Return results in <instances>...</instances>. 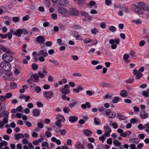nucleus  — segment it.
<instances>
[{
  "mask_svg": "<svg viewBox=\"0 0 149 149\" xmlns=\"http://www.w3.org/2000/svg\"><path fill=\"white\" fill-rule=\"evenodd\" d=\"M138 6L133 4L130 6L131 9L134 12L140 14L144 13L145 11H149V6L142 2L137 3Z\"/></svg>",
  "mask_w": 149,
  "mask_h": 149,
  "instance_id": "nucleus-1",
  "label": "nucleus"
},
{
  "mask_svg": "<svg viewBox=\"0 0 149 149\" xmlns=\"http://www.w3.org/2000/svg\"><path fill=\"white\" fill-rule=\"evenodd\" d=\"M1 67L4 71L10 70L12 67L9 63L2 61L0 64Z\"/></svg>",
  "mask_w": 149,
  "mask_h": 149,
  "instance_id": "nucleus-2",
  "label": "nucleus"
},
{
  "mask_svg": "<svg viewBox=\"0 0 149 149\" xmlns=\"http://www.w3.org/2000/svg\"><path fill=\"white\" fill-rule=\"evenodd\" d=\"M58 13L65 16L68 17L69 16V11L67 9L63 7H59L58 8Z\"/></svg>",
  "mask_w": 149,
  "mask_h": 149,
  "instance_id": "nucleus-3",
  "label": "nucleus"
},
{
  "mask_svg": "<svg viewBox=\"0 0 149 149\" xmlns=\"http://www.w3.org/2000/svg\"><path fill=\"white\" fill-rule=\"evenodd\" d=\"M2 58L4 61V62L10 63L12 61L13 58L11 55V53L4 54L3 55Z\"/></svg>",
  "mask_w": 149,
  "mask_h": 149,
  "instance_id": "nucleus-4",
  "label": "nucleus"
},
{
  "mask_svg": "<svg viewBox=\"0 0 149 149\" xmlns=\"http://www.w3.org/2000/svg\"><path fill=\"white\" fill-rule=\"evenodd\" d=\"M43 95L47 100H49L53 96V93L51 91L43 92Z\"/></svg>",
  "mask_w": 149,
  "mask_h": 149,
  "instance_id": "nucleus-5",
  "label": "nucleus"
},
{
  "mask_svg": "<svg viewBox=\"0 0 149 149\" xmlns=\"http://www.w3.org/2000/svg\"><path fill=\"white\" fill-rule=\"evenodd\" d=\"M69 15H71L73 16H77L79 14V12L75 8H71L69 11Z\"/></svg>",
  "mask_w": 149,
  "mask_h": 149,
  "instance_id": "nucleus-6",
  "label": "nucleus"
},
{
  "mask_svg": "<svg viewBox=\"0 0 149 149\" xmlns=\"http://www.w3.org/2000/svg\"><path fill=\"white\" fill-rule=\"evenodd\" d=\"M70 86L68 84H65L63 88H62L61 92L63 94L67 95L70 93Z\"/></svg>",
  "mask_w": 149,
  "mask_h": 149,
  "instance_id": "nucleus-7",
  "label": "nucleus"
},
{
  "mask_svg": "<svg viewBox=\"0 0 149 149\" xmlns=\"http://www.w3.org/2000/svg\"><path fill=\"white\" fill-rule=\"evenodd\" d=\"M140 116L142 119H146L148 117V114L145 110H141L140 112Z\"/></svg>",
  "mask_w": 149,
  "mask_h": 149,
  "instance_id": "nucleus-8",
  "label": "nucleus"
},
{
  "mask_svg": "<svg viewBox=\"0 0 149 149\" xmlns=\"http://www.w3.org/2000/svg\"><path fill=\"white\" fill-rule=\"evenodd\" d=\"M133 73L134 75L136 76V79H140L143 75L142 73L136 69L133 70Z\"/></svg>",
  "mask_w": 149,
  "mask_h": 149,
  "instance_id": "nucleus-9",
  "label": "nucleus"
},
{
  "mask_svg": "<svg viewBox=\"0 0 149 149\" xmlns=\"http://www.w3.org/2000/svg\"><path fill=\"white\" fill-rule=\"evenodd\" d=\"M104 135L106 136L109 137L110 135V133L111 132V130L110 128L108 126H107L104 127Z\"/></svg>",
  "mask_w": 149,
  "mask_h": 149,
  "instance_id": "nucleus-10",
  "label": "nucleus"
},
{
  "mask_svg": "<svg viewBox=\"0 0 149 149\" xmlns=\"http://www.w3.org/2000/svg\"><path fill=\"white\" fill-rule=\"evenodd\" d=\"M105 114L110 118H113L116 116L115 114H113V112H111L109 109H107L105 111Z\"/></svg>",
  "mask_w": 149,
  "mask_h": 149,
  "instance_id": "nucleus-11",
  "label": "nucleus"
},
{
  "mask_svg": "<svg viewBox=\"0 0 149 149\" xmlns=\"http://www.w3.org/2000/svg\"><path fill=\"white\" fill-rule=\"evenodd\" d=\"M8 118H3L2 121H0V128L3 127L4 125L8 123Z\"/></svg>",
  "mask_w": 149,
  "mask_h": 149,
  "instance_id": "nucleus-12",
  "label": "nucleus"
},
{
  "mask_svg": "<svg viewBox=\"0 0 149 149\" xmlns=\"http://www.w3.org/2000/svg\"><path fill=\"white\" fill-rule=\"evenodd\" d=\"M36 41L39 43H42L45 41V39L42 36H39L36 38Z\"/></svg>",
  "mask_w": 149,
  "mask_h": 149,
  "instance_id": "nucleus-13",
  "label": "nucleus"
},
{
  "mask_svg": "<svg viewBox=\"0 0 149 149\" xmlns=\"http://www.w3.org/2000/svg\"><path fill=\"white\" fill-rule=\"evenodd\" d=\"M109 43L111 44H113L115 43L116 45H118L120 43V40L118 38H116L114 40L111 39L109 41Z\"/></svg>",
  "mask_w": 149,
  "mask_h": 149,
  "instance_id": "nucleus-14",
  "label": "nucleus"
},
{
  "mask_svg": "<svg viewBox=\"0 0 149 149\" xmlns=\"http://www.w3.org/2000/svg\"><path fill=\"white\" fill-rule=\"evenodd\" d=\"M48 54L47 52L44 50H42L39 52L38 54V56H42L45 57L48 55Z\"/></svg>",
  "mask_w": 149,
  "mask_h": 149,
  "instance_id": "nucleus-15",
  "label": "nucleus"
},
{
  "mask_svg": "<svg viewBox=\"0 0 149 149\" xmlns=\"http://www.w3.org/2000/svg\"><path fill=\"white\" fill-rule=\"evenodd\" d=\"M14 136L15 139L17 140L21 138H24V135L22 133L15 134Z\"/></svg>",
  "mask_w": 149,
  "mask_h": 149,
  "instance_id": "nucleus-16",
  "label": "nucleus"
},
{
  "mask_svg": "<svg viewBox=\"0 0 149 149\" xmlns=\"http://www.w3.org/2000/svg\"><path fill=\"white\" fill-rule=\"evenodd\" d=\"M78 118L75 116H70L69 118V120L70 122L71 123H73L77 121Z\"/></svg>",
  "mask_w": 149,
  "mask_h": 149,
  "instance_id": "nucleus-17",
  "label": "nucleus"
},
{
  "mask_svg": "<svg viewBox=\"0 0 149 149\" xmlns=\"http://www.w3.org/2000/svg\"><path fill=\"white\" fill-rule=\"evenodd\" d=\"M84 134L87 136H90L92 134V132L88 129L84 130L83 131Z\"/></svg>",
  "mask_w": 149,
  "mask_h": 149,
  "instance_id": "nucleus-18",
  "label": "nucleus"
},
{
  "mask_svg": "<svg viewBox=\"0 0 149 149\" xmlns=\"http://www.w3.org/2000/svg\"><path fill=\"white\" fill-rule=\"evenodd\" d=\"M33 115L35 116H39L40 114V111L37 109H34L32 111Z\"/></svg>",
  "mask_w": 149,
  "mask_h": 149,
  "instance_id": "nucleus-19",
  "label": "nucleus"
},
{
  "mask_svg": "<svg viewBox=\"0 0 149 149\" xmlns=\"http://www.w3.org/2000/svg\"><path fill=\"white\" fill-rule=\"evenodd\" d=\"M117 116L119 119L121 120H125L127 119L126 116L119 113L117 114Z\"/></svg>",
  "mask_w": 149,
  "mask_h": 149,
  "instance_id": "nucleus-20",
  "label": "nucleus"
},
{
  "mask_svg": "<svg viewBox=\"0 0 149 149\" xmlns=\"http://www.w3.org/2000/svg\"><path fill=\"white\" fill-rule=\"evenodd\" d=\"M87 6L89 8H91L93 6L96 5V3L94 1H90L89 3L86 4Z\"/></svg>",
  "mask_w": 149,
  "mask_h": 149,
  "instance_id": "nucleus-21",
  "label": "nucleus"
},
{
  "mask_svg": "<svg viewBox=\"0 0 149 149\" xmlns=\"http://www.w3.org/2000/svg\"><path fill=\"white\" fill-rule=\"evenodd\" d=\"M22 33V30L21 29H18L15 31V35L18 37H20Z\"/></svg>",
  "mask_w": 149,
  "mask_h": 149,
  "instance_id": "nucleus-22",
  "label": "nucleus"
},
{
  "mask_svg": "<svg viewBox=\"0 0 149 149\" xmlns=\"http://www.w3.org/2000/svg\"><path fill=\"white\" fill-rule=\"evenodd\" d=\"M56 119L57 120H60L61 121H64L65 118L62 115L59 114L56 116Z\"/></svg>",
  "mask_w": 149,
  "mask_h": 149,
  "instance_id": "nucleus-23",
  "label": "nucleus"
},
{
  "mask_svg": "<svg viewBox=\"0 0 149 149\" xmlns=\"http://www.w3.org/2000/svg\"><path fill=\"white\" fill-rule=\"evenodd\" d=\"M120 95L123 97H125L127 96V91L125 90L121 91L120 93Z\"/></svg>",
  "mask_w": 149,
  "mask_h": 149,
  "instance_id": "nucleus-24",
  "label": "nucleus"
},
{
  "mask_svg": "<svg viewBox=\"0 0 149 149\" xmlns=\"http://www.w3.org/2000/svg\"><path fill=\"white\" fill-rule=\"evenodd\" d=\"M99 85L100 86L104 87H110L111 86V84L109 83H106L103 82L100 83Z\"/></svg>",
  "mask_w": 149,
  "mask_h": 149,
  "instance_id": "nucleus-25",
  "label": "nucleus"
},
{
  "mask_svg": "<svg viewBox=\"0 0 149 149\" xmlns=\"http://www.w3.org/2000/svg\"><path fill=\"white\" fill-rule=\"evenodd\" d=\"M144 129L145 131L149 134V123H147L144 125Z\"/></svg>",
  "mask_w": 149,
  "mask_h": 149,
  "instance_id": "nucleus-26",
  "label": "nucleus"
},
{
  "mask_svg": "<svg viewBox=\"0 0 149 149\" xmlns=\"http://www.w3.org/2000/svg\"><path fill=\"white\" fill-rule=\"evenodd\" d=\"M59 3L61 5L64 6L68 3V1L67 0H59Z\"/></svg>",
  "mask_w": 149,
  "mask_h": 149,
  "instance_id": "nucleus-27",
  "label": "nucleus"
},
{
  "mask_svg": "<svg viewBox=\"0 0 149 149\" xmlns=\"http://www.w3.org/2000/svg\"><path fill=\"white\" fill-rule=\"evenodd\" d=\"M130 141H131V143H135V144L138 143L139 141V140L137 138H136L134 139H130Z\"/></svg>",
  "mask_w": 149,
  "mask_h": 149,
  "instance_id": "nucleus-28",
  "label": "nucleus"
},
{
  "mask_svg": "<svg viewBox=\"0 0 149 149\" xmlns=\"http://www.w3.org/2000/svg\"><path fill=\"white\" fill-rule=\"evenodd\" d=\"M43 2L44 5L47 8H49L50 6V0H44Z\"/></svg>",
  "mask_w": 149,
  "mask_h": 149,
  "instance_id": "nucleus-29",
  "label": "nucleus"
},
{
  "mask_svg": "<svg viewBox=\"0 0 149 149\" xmlns=\"http://www.w3.org/2000/svg\"><path fill=\"white\" fill-rule=\"evenodd\" d=\"M2 50L5 53V54H11V52L10 51L9 49L8 48L6 47H3L2 48Z\"/></svg>",
  "mask_w": 149,
  "mask_h": 149,
  "instance_id": "nucleus-30",
  "label": "nucleus"
},
{
  "mask_svg": "<svg viewBox=\"0 0 149 149\" xmlns=\"http://www.w3.org/2000/svg\"><path fill=\"white\" fill-rule=\"evenodd\" d=\"M9 113L8 111H5L3 113L2 116L4 118H8Z\"/></svg>",
  "mask_w": 149,
  "mask_h": 149,
  "instance_id": "nucleus-31",
  "label": "nucleus"
},
{
  "mask_svg": "<svg viewBox=\"0 0 149 149\" xmlns=\"http://www.w3.org/2000/svg\"><path fill=\"white\" fill-rule=\"evenodd\" d=\"M83 88L81 86H79L78 88H74L73 89V91L75 93H77L79 92L80 90H82Z\"/></svg>",
  "mask_w": 149,
  "mask_h": 149,
  "instance_id": "nucleus-32",
  "label": "nucleus"
},
{
  "mask_svg": "<svg viewBox=\"0 0 149 149\" xmlns=\"http://www.w3.org/2000/svg\"><path fill=\"white\" fill-rule=\"evenodd\" d=\"M39 31V29L37 27L33 28L30 31V33L31 34L33 33Z\"/></svg>",
  "mask_w": 149,
  "mask_h": 149,
  "instance_id": "nucleus-33",
  "label": "nucleus"
},
{
  "mask_svg": "<svg viewBox=\"0 0 149 149\" xmlns=\"http://www.w3.org/2000/svg\"><path fill=\"white\" fill-rule=\"evenodd\" d=\"M119 9H121L124 12H125L126 13L129 12L126 6H121L120 7V8H119Z\"/></svg>",
  "mask_w": 149,
  "mask_h": 149,
  "instance_id": "nucleus-34",
  "label": "nucleus"
},
{
  "mask_svg": "<svg viewBox=\"0 0 149 149\" xmlns=\"http://www.w3.org/2000/svg\"><path fill=\"white\" fill-rule=\"evenodd\" d=\"M119 98L117 97H115L112 100V102L113 103H116L119 101Z\"/></svg>",
  "mask_w": 149,
  "mask_h": 149,
  "instance_id": "nucleus-35",
  "label": "nucleus"
},
{
  "mask_svg": "<svg viewBox=\"0 0 149 149\" xmlns=\"http://www.w3.org/2000/svg\"><path fill=\"white\" fill-rule=\"evenodd\" d=\"M5 109V105L4 103L1 102L0 103V111L4 110Z\"/></svg>",
  "mask_w": 149,
  "mask_h": 149,
  "instance_id": "nucleus-36",
  "label": "nucleus"
},
{
  "mask_svg": "<svg viewBox=\"0 0 149 149\" xmlns=\"http://www.w3.org/2000/svg\"><path fill=\"white\" fill-rule=\"evenodd\" d=\"M61 121L60 120H57L56 122V125L58 127H62V125L61 123Z\"/></svg>",
  "mask_w": 149,
  "mask_h": 149,
  "instance_id": "nucleus-37",
  "label": "nucleus"
},
{
  "mask_svg": "<svg viewBox=\"0 0 149 149\" xmlns=\"http://www.w3.org/2000/svg\"><path fill=\"white\" fill-rule=\"evenodd\" d=\"M77 104L76 101L74 100L72 103H70L69 104V106L70 107H72L75 106V105Z\"/></svg>",
  "mask_w": 149,
  "mask_h": 149,
  "instance_id": "nucleus-38",
  "label": "nucleus"
},
{
  "mask_svg": "<svg viewBox=\"0 0 149 149\" xmlns=\"http://www.w3.org/2000/svg\"><path fill=\"white\" fill-rule=\"evenodd\" d=\"M105 135L103 134L102 136L99 137V139L102 141V142H104V140L106 138V137L105 136Z\"/></svg>",
  "mask_w": 149,
  "mask_h": 149,
  "instance_id": "nucleus-39",
  "label": "nucleus"
},
{
  "mask_svg": "<svg viewBox=\"0 0 149 149\" xmlns=\"http://www.w3.org/2000/svg\"><path fill=\"white\" fill-rule=\"evenodd\" d=\"M32 68L33 70H36L38 68V66L36 64L33 63L32 65Z\"/></svg>",
  "mask_w": 149,
  "mask_h": 149,
  "instance_id": "nucleus-40",
  "label": "nucleus"
},
{
  "mask_svg": "<svg viewBox=\"0 0 149 149\" xmlns=\"http://www.w3.org/2000/svg\"><path fill=\"white\" fill-rule=\"evenodd\" d=\"M132 22L136 24H140L142 22L139 19H138L137 20H134L132 21Z\"/></svg>",
  "mask_w": 149,
  "mask_h": 149,
  "instance_id": "nucleus-41",
  "label": "nucleus"
},
{
  "mask_svg": "<svg viewBox=\"0 0 149 149\" xmlns=\"http://www.w3.org/2000/svg\"><path fill=\"white\" fill-rule=\"evenodd\" d=\"M72 75L73 76L76 77H81L82 76V74L79 73L74 72L72 73Z\"/></svg>",
  "mask_w": 149,
  "mask_h": 149,
  "instance_id": "nucleus-42",
  "label": "nucleus"
},
{
  "mask_svg": "<svg viewBox=\"0 0 149 149\" xmlns=\"http://www.w3.org/2000/svg\"><path fill=\"white\" fill-rule=\"evenodd\" d=\"M77 149H85L83 145L81 143H79L77 145Z\"/></svg>",
  "mask_w": 149,
  "mask_h": 149,
  "instance_id": "nucleus-43",
  "label": "nucleus"
},
{
  "mask_svg": "<svg viewBox=\"0 0 149 149\" xmlns=\"http://www.w3.org/2000/svg\"><path fill=\"white\" fill-rule=\"evenodd\" d=\"M113 144L116 146H120V143L117 140L114 141H113Z\"/></svg>",
  "mask_w": 149,
  "mask_h": 149,
  "instance_id": "nucleus-44",
  "label": "nucleus"
},
{
  "mask_svg": "<svg viewBox=\"0 0 149 149\" xmlns=\"http://www.w3.org/2000/svg\"><path fill=\"white\" fill-rule=\"evenodd\" d=\"M70 111V108L68 107H65L63 109V111L65 113H68Z\"/></svg>",
  "mask_w": 149,
  "mask_h": 149,
  "instance_id": "nucleus-45",
  "label": "nucleus"
},
{
  "mask_svg": "<svg viewBox=\"0 0 149 149\" xmlns=\"http://www.w3.org/2000/svg\"><path fill=\"white\" fill-rule=\"evenodd\" d=\"M12 94L11 93H8L6 94V95L5 96V98L6 99L7 98H8L11 97L12 96Z\"/></svg>",
  "mask_w": 149,
  "mask_h": 149,
  "instance_id": "nucleus-46",
  "label": "nucleus"
},
{
  "mask_svg": "<svg viewBox=\"0 0 149 149\" xmlns=\"http://www.w3.org/2000/svg\"><path fill=\"white\" fill-rule=\"evenodd\" d=\"M94 123L97 125L99 124V119L98 118H94Z\"/></svg>",
  "mask_w": 149,
  "mask_h": 149,
  "instance_id": "nucleus-47",
  "label": "nucleus"
},
{
  "mask_svg": "<svg viewBox=\"0 0 149 149\" xmlns=\"http://www.w3.org/2000/svg\"><path fill=\"white\" fill-rule=\"evenodd\" d=\"M91 42V40L88 38L85 39L83 41V42L84 43H89Z\"/></svg>",
  "mask_w": 149,
  "mask_h": 149,
  "instance_id": "nucleus-48",
  "label": "nucleus"
},
{
  "mask_svg": "<svg viewBox=\"0 0 149 149\" xmlns=\"http://www.w3.org/2000/svg\"><path fill=\"white\" fill-rule=\"evenodd\" d=\"M85 2V0H78L77 4L79 5H81Z\"/></svg>",
  "mask_w": 149,
  "mask_h": 149,
  "instance_id": "nucleus-49",
  "label": "nucleus"
},
{
  "mask_svg": "<svg viewBox=\"0 0 149 149\" xmlns=\"http://www.w3.org/2000/svg\"><path fill=\"white\" fill-rule=\"evenodd\" d=\"M109 30L110 31L113 32L116 31V28L113 26H111L109 28Z\"/></svg>",
  "mask_w": 149,
  "mask_h": 149,
  "instance_id": "nucleus-50",
  "label": "nucleus"
},
{
  "mask_svg": "<svg viewBox=\"0 0 149 149\" xmlns=\"http://www.w3.org/2000/svg\"><path fill=\"white\" fill-rule=\"evenodd\" d=\"M6 71L5 73V74L7 76H11L12 75L13 73L10 70L9 71Z\"/></svg>",
  "mask_w": 149,
  "mask_h": 149,
  "instance_id": "nucleus-51",
  "label": "nucleus"
},
{
  "mask_svg": "<svg viewBox=\"0 0 149 149\" xmlns=\"http://www.w3.org/2000/svg\"><path fill=\"white\" fill-rule=\"evenodd\" d=\"M38 75L39 77L41 78H43L44 77V74L41 71L38 72Z\"/></svg>",
  "mask_w": 149,
  "mask_h": 149,
  "instance_id": "nucleus-52",
  "label": "nucleus"
},
{
  "mask_svg": "<svg viewBox=\"0 0 149 149\" xmlns=\"http://www.w3.org/2000/svg\"><path fill=\"white\" fill-rule=\"evenodd\" d=\"M48 143L46 141H44L42 143V147H48Z\"/></svg>",
  "mask_w": 149,
  "mask_h": 149,
  "instance_id": "nucleus-53",
  "label": "nucleus"
},
{
  "mask_svg": "<svg viewBox=\"0 0 149 149\" xmlns=\"http://www.w3.org/2000/svg\"><path fill=\"white\" fill-rule=\"evenodd\" d=\"M19 17H13V20L15 22L19 21Z\"/></svg>",
  "mask_w": 149,
  "mask_h": 149,
  "instance_id": "nucleus-54",
  "label": "nucleus"
},
{
  "mask_svg": "<svg viewBox=\"0 0 149 149\" xmlns=\"http://www.w3.org/2000/svg\"><path fill=\"white\" fill-rule=\"evenodd\" d=\"M29 18V15H26L23 17L22 18V20L23 21H25L28 20Z\"/></svg>",
  "mask_w": 149,
  "mask_h": 149,
  "instance_id": "nucleus-55",
  "label": "nucleus"
},
{
  "mask_svg": "<svg viewBox=\"0 0 149 149\" xmlns=\"http://www.w3.org/2000/svg\"><path fill=\"white\" fill-rule=\"evenodd\" d=\"M129 57V55L127 54H125L123 56V59L124 61H127Z\"/></svg>",
  "mask_w": 149,
  "mask_h": 149,
  "instance_id": "nucleus-56",
  "label": "nucleus"
},
{
  "mask_svg": "<svg viewBox=\"0 0 149 149\" xmlns=\"http://www.w3.org/2000/svg\"><path fill=\"white\" fill-rule=\"evenodd\" d=\"M98 31L96 28H94L91 30V33L94 34H95L98 32Z\"/></svg>",
  "mask_w": 149,
  "mask_h": 149,
  "instance_id": "nucleus-57",
  "label": "nucleus"
},
{
  "mask_svg": "<svg viewBox=\"0 0 149 149\" xmlns=\"http://www.w3.org/2000/svg\"><path fill=\"white\" fill-rule=\"evenodd\" d=\"M73 36L76 38H79V34L76 31H74L73 33Z\"/></svg>",
  "mask_w": 149,
  "mask_h": 149,
  "instance_id": "nucleus-58",
  "label": "nucleus"
},
{
  "mask_svg": "<svg viewBox=\"0 0 149 149\" xmlns=\"http://www.w3.org/2000/svg\"><path fill=\"white\" fill-rule=\"evenodd\" d=\"M17 86V84L15 82H12L10 83V87L11 88H14V87H16Z\"/></svg>",
  "mask_w": 149,
  "mask_h": 149,
  "instance_id": "nucleus-59",
  "label": "nucleus"
},
{
  "mask_svg": "<svg viewBox=\"0 0 149 149\" xmlns=\"http://www.w3.org/2000/svg\"><path fill=\"white\" fill-rule=\"evenodd\" d=\"M37 125L38 127L40 128H42L43 127V125L41 122H38Z\"/></svg>",
  "mask_w": 149,
  "mask_h": 149,
  "instance_id": "nucleus-60",
  "label": "nucleus"
},
{
  "mask_svg": "<svg viewBox=\"0 0 149 149\" xmlns=\"http://www.w3.org/2000/svg\"><path fill=\"white\" fill-rule=\"evenodd\" d=\"M53 128L54 130L56 132H59L60 131V128L61 127L58 128L56 127L55 126H54L53 127Z\"/></svg>",
  "mask_w": 149,
  "mask_h": 149,
  "instance_id": "nucleus-61",
  "label": "nucleus"
},
{
  "mask_svg": "<svg viewBox=\"0 0 149 149\" xmlns=\"http://www.w3.org/2000/svg\"><path fill=\"white\" fill-rule=\"evenodd\" d=\"M130 121L131 123H137L138 121V119L136 120L134 118H133L130 120Z\"/></svg>",
  "mask_w": 149,
  "mask_h": 149,
  "instance_id": "nucleus-62",
  "label": "nucleus"
},
{
  "mask_svg": "<svg viewBox=\"0 0 149 149\" xmlns=\"http://www.w3.org/2000/svg\"><path fill=\"white\" fill-rule=\"evenodd\" d=\"M112 140L111 138L108 139L107 140V143L108 144L111 145L112 144Z\"/></svg>",
  "mask_w": 149,
  "mask_h": 149,
  "instance_id": "nucleus-63",
  "label": "nucleus"
},
{
  "mask_svg": "<svg viewBox=\"0 0 149 149\" xmlns=\"http://www.w3.org/2000/svg\"><path fill=\"white\" fill-rule=\"evenodd\" d=\"M28 146L29 149H34V147L33 145L31 143H29L28 144Z\"/></svg>",
  "mask_w": 149,
  "mask_h": 149,
  "instance_id": "nucleus-64",
  "label": "nucleus"
}]
</instances>
